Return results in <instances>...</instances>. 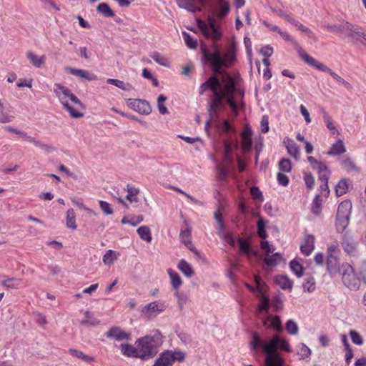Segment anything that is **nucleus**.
I'll use <instances>...</instances> for the list:
<instances>
[{
  "label": "nucleus",
  "instance_id": "69168bd1",
  "mask_svg": "<svg viewBox=\"0 0 366 366\" xmlns=\"http://www.w3.org/2000/svg\"><path fill=\"white\" fill-rule=\"evenodd\" d=\"M303 288L308 292H312L315 289V281L313 277L307 278L303 284Z\"/></svg>",
  "mask_w": 366,
  "mask_h": 366
},
{
  "label": "nucleus",
  "instance_id": "49530a36",
  "mask_svg": "<svg viewBox=\"0 0 366 366\" xmlns=\"http://www.w3.org/2000/svg\"><path fill=\"white\" fill-rule=\"evenodd\" d=\"M84 315V318L81 321L82 324L87 326H97L99 324L100 321L97 319L92 312L86 311Z\"/></svg>",
  "mask_w": 366,
  "mask_h": 366
},
{
  "label": "nucleus",
  "instance_id": "de8ad7c7",
  "mask_svg": "<svg viewBox=\"0 0 366 366\" xmlns=\"http://www.w3.org/2000/svg\"><path fill=\"white\" fill-rule=\"evenodd\" d=\"M69 353L73 356V357H75L78 359H80L84 362H92L93 361V357L88 355H86L84 354L83 352L80 351V350H75V349H70L69 350Z\"/></svg>",
  "mask_w": 366,
  "mask_h": 366
},
{
  "label": "nucleus",
  "instance_id": "4468645a",
  "mask_svg": "<svg viewBox=\"0 0 366 366\" xmlns=\"http://www.w3.org/2000/svg\"><path fill=\"white\" fill-rule=\"evenodd\" d=\"M307 161L311 167L314 170L317 171L320 180H326L330 179L331 170L325 162L318 161L312 156H309L307 157Z\"/></svg>",
  "mask_w": 366,
  "mask_h": 366
},
{
  "label": "nucleus",
  "instance_id": "72a5a7b5",
  "mask_svg": "<svg viewBox=\"0 0 366 366\" xmlns=\"http://www.w3.org/2000/svg\"><path fill=\"white\" fill-rule=\"evenodd\" d=\"M350 180L346 178L341 179L335 185V194L337 197L345 194L350 189Z\"/></svg>",
  "mask_w": 366,
  "mask_h": 366
},
{
  "label": "nucleus",
  "instance_id": "1a4fd4ad",
  "mask_svg": "<svg viewBox=\"0 0 366 366\" xmlns=\"http://www.w3.org/2000/svg\"><path fill=\"white\" fill-rule=\"evenodd\" d=\"M340 272L344 285L350 290H357L359 286V277L354 268L348 263H343Z\"/></svg>",
  "mask_w": 366,
  "mask_h": 366
},
{
  "label": "nucleus",
  "instance_id": "09e8293b",
  "mask_svg": "<svg viewBox=\"0 0 366 366\" xmlns=\"http://www.w3.org/2000/svg\"><path fill=\"white\" fill-rule=\"evenodd\" d=\"M70 114L71 117L73 118H79L83 117V113L80 111L84 109V106L82 105V108L78 107V105H76L75 107H73L69 104V102L66 106H63Z\"/></svg>",
  "mask_w": 366,
  "mask_h": 366
},
{
  "label": "nucleus",
  "instance_id": "37998d69",
  "mask_svg": "<svg viewBox=\"0 0 366 366\" xmlns=\"http://www.w3.org/2000/svg\"><path fill=\"white\" fill-rule=\"evenodd\" d=\"M322 117L325 124H326L327 128L330 131L332 134H337V129L333 122L332 118L331 116L326 112H322Z\"/></svg>",
  "mask_w": 366,
  "mask_h": 366
},
{
  "label": "nucleus",
  "instance_id": "5fc2aeb1",
  "mask_svg": "<svg viewBox=\"0 0 366 366\" xmlns=\"http://www.w3.org/2000/svg\"><path fill=\"white\" fill-rule=\"evenodd\" d=\"M19 282H20V280L15 277H6L2 281L1 284L4 287L14 289V288H17L19 287Z\"/></svg>",
  "mask_w": 366,
  "mask_h": 366
},
{
  "label": "nucleus",
  "instance_id": "c85d7f7f",
  "mask_svg": "<svg viewBox=\"0 0 366 366\" xmlns=\"http://www.w3.org/2000/svg\"><path fill=\"white\" fill-rule=\"evenodd\" d=\"M26 56L30 63L36 68H41L45 64L46 59V55L39 56L31 51H27Z\"/></svg>",
  "mask_w": 366,
  "mask_h": 366
},
{
  "label": "nucleus",
  "instance_id": "6ab92c4d",
  "mask_svg": "<svg viewBox=\"0 0 366 366\" xmlns=\"http://www.w3.org/2000/svg\"><path fill=\"white\" fill-rule=\"evenodd\" d=\"M262 324L267 328H272L275 331L280 332L283 327L279 316L269 315L262 319Z\"/></svg>",
  "mask_w": 366,
  "mask_h": 366
},
{
  "label": "nucleus",
  "instance_id": "0e129e2a",
  "mask_svg": "<svg viewBox=\"0 0 366 366\" xmlns=\"http://www.w3.org/2000/svg\"><path fill=\"white\" fill-rule=\"evenodd\" d=\"M99 207L102 212L106 215H110L113 213V209L111 204L106 201L100 200Z\"/></svg>",
  "mask_w": 366,
  "mask_h": 366
},
{
  "label": "nucleus",
  "instance_id": "f3484780",
  "mask_svg": "<svg viewBox=\"0 0 366 366\" xmlns=\"http://www.w3.org/2000/svg\"><path fill=\"white\" fill-rule=\"evenodd\" d=\"M127 105L129 108L142 114H149L152 112L149 104L144 100L128 99Z\"/></svg>",
  "mask_w": 366,
  "mask_h": 366
},
{
  "label": "nucleus",
  "instance_id": "f8f14e48",
  "mask_svg": "<svg viewBox=\"0 0 366 366\" xmlns=\"http://www.w3.org/2000/svg\"><path fill=\"white\" fill-rule=\"evenodd\" d=\"M260 247L261 249L265 252L264 262L267 266L275 267L283 261V257L280 253H273L275 249L274 246L270 244L267 241H262Z\"/></svg>",
  "mask_w": 366,
  "mask_h": 366
},
{
  "label": "nucleus",
  "instance_id": "052dcab7",
  "mask_svg": "<svg viewBox=\"0 0 366 366\" xmlns=\"http://www.w3.org/2000/svg\"><path fill=\"white\" fill-rule=\"evenodd\" d=\"M250 194L254 199L258 201L259 202H262L264 201V197L262 192L259 189L258 187L253 186L250 189Z\"/></svg>",
  "mask_w": 366,
  "mask_h": 366
},
{
  "label": "nucleus",
  "instance_id": "b1692460",
  "mask_svg": "<svg viewBox=\"0 0 366 366\" xmlns=\"http://www.w3.org/2000/svg\"><path fill=\"white\" fill-rule=\"evenodd\" d=\"M315 249V237L312 235H306L300 244L302 253L309 256Z\"/></svg>",
  "mask_w": 366,
  "mask_h": 366
},
{
  "label": "nucleus",
  "instance_id": "f704fd0d",
  "mask_svg": "<svg viewBox=\"0 0 366 366\" xmlns=\"http://www.w3.org/2000/svg\"><path fill=\"white\" fill-rule=\"evenodd\" d=\"M325 28L334 33H345L347 34L348 29L351 28V24L347 21L343 22L342 24H327L325 26Z\"/></svg>",
  "mask_w": 366,
  "mask_h": 366
},
{
  "label": "nucleus",
  "instance_id": "aec40b11",
  "mask_svg": "<svg viewBox=\"0 0 366 366\" xmlns=\"http://www.w3.org/2000/svg\"><path fill=\"white\" fill-rule=\"evenodd\" d=\"M341 167L348 173H358L361 169L352 157L350 156H345L339 159Z\"/></svg>",
  "mask_w": 366,
  "mask_h": 366
},
{
  "label": "nucleus",
  "instance_id": "6e6d98bb",
  "mask_svg": "<svg viewBox=\"0 0 366 366\" xmlns=\"http://www.w3.org/2000/svg\"><path fill=\"white\" fill-rule=\"evenodd\" d=\"M182 36L185 44L190 49H195L197 46V39H194L187 32H183Z\"/></svg>",
  "mask_w": 366,
  "mask_h": 366
},
{
  "label": "nucleus",
  "instance_id": "2eb2a0df",
  "mask_svg": "<svg viewBox=\"0 0 366 366\" xmlns=\"http://www.w3.org/2000/svg\"><path fill=\"white\" fill-rule=\"evenodd\" d=\"M179 8L190 12L201 11L202 7L208 4V0H176Z\"/></svg>",
  "mask_w": 366,
  "mask_h": 366
},
{
  "label": "nucleus",
  "instance_id": "0eeeda50",
  "mask_svg": "<svg viewBox=\"0 0 366 366\" xmlns=\"http://www.w3.org/2000/svg\"><path fill=\"white\" fill-rule=\"evenodd\" d=\"M185 357V352L181 350H165L155 360L154 366H172L173 363L176 361H184Z\"/></svg>",
  "mask_w": 366,
  "mask_h": 366
},
{
  "label": "nucleus",
  "instance_id": "412c9836",
  "mask_svg": "<svg viewBox=\"0 0 366 366\" xmlns=\"http://www.w3.org/2000/svg\"><path fill=\"white\" fill-rule=\"evenodd\" d=\"M106 336L117 341H122L129 340L131 335L118 327H114L107 332Z\"/></svg>",
  "mask_w": 366,
  "mask_h": 366
},
{
  "label": "nucleus",
  "instance_id": "bf43d9fd",
  "mask_svg": "<svg viewBox=\"0 0 366 366\" xmlns=\"http://www.w3.org/2000/svg\"><path fill=\"white\" fill-rule=\"evenodd\" d=\"M350 337L352 342L357 345H362L364 343L363 338L359 332L355 330H350Z\"/></svg>",
  "mask_w": 366,
  "mask_h": 366
},
{
  "label": "nucleus",
  "instance_id": "ddd939ff",
  "mask_svg": "<svg viewBox=\"0 0 366 366\" xmlns=\"http://www.w3.org/2000/svg\"><path fill=\"white\" fill-rule=\"evenodd\" d=\"M166 310V305L163 301L156 300L148 303L142 307V315L147 319H153Z\"/></svg>",
  "mask_w": 366,
  "mask_h": 366
},
{
  "label": "nucleus",
  "instance_id": "774afa93",
  "mask_svg": "<svg viewBox=\"0 0 366 366\" xmlns=\"http://www.w3.org/2000/svg\"><path fill=\"white\" fill-rule=\"evenodd\" d=\"M299 30L305 33L310 38L315 39L314 33L307 27L302 24L300 22L297 21L295 25Z\"/></svg>",
  "mask_w": 366,
  "mask_h": 366
},
{
  "label": "nucleus",
  "instance_id": "2f4dec72",
  "mask_svg": "<svg viewBox=\"0 0 366 366\" xmlns=\"http://www.w3.org/2000/svg\"><path fill=\"white\" fill-rule=\"evenodd\" d=\"M284 143L286 146L289 154L297 159H299L300 152V148L297 145V144L290 138H285L284 140Z\"/></svg>",
  "mask_w": 366,
  "mask_h": 366
},
{
  "label": "nucleus",
  "instance_id": "58836bf2",
  "mask_svg": "<svg viewBox=\"0 0 366 366\" xmlns=\"http://www.w3.org/2000/svg\"><path fill=\"white\" fill-rule=\"evenodd\" d=\"M181 242L191 251L194 249V247L191 241L190 230H181L179 234Z\"/></svg>",
  "mask_w": 366,
  "mask_h": 366
},
{
  "label": "nucleus",
  "instance_id": "bb28decb",
  "mask_svg": "<svg viewBox=\"0 0 366 366\" xmlns=\"http://www.w3.org/2000/svg\"><path fill=\"white\" fill-rule=\"evenodd\" d=\"M121 352L127 357L139 358V352L137 345V340L134 345L129 344L120 345Z\"/></svg>",
  "mask_w": 366,
  "mask_h": 366
},
{
  "label": "nucleus",
  "instance_id": "4d7b16f0",
  "mask_svg": "<svg viewBox=\"0 0 366 366\" xmlns=\"http://www.w3.org/2000/svg\"><path fill=\"white\" fill-rule=\"evenodd\" d=\"M286 330L290 335H295L298 333L299 327L294 320H290L286 323Z\"/></svg>",
  "mask_w": 366,
  "mask_h": 366
},
{
  "label": "nucleus",
  "instance_id": "c756f323",
  "mask_svg": "<svg viewBox=\"0 0 366 366\" xmlns=\"http://www.w3.org/2000/svg\"><path fill=\"white\" fill-rule=\"evenodd\" d=\"M167 272L169 277L170 284L173 290H179L183 283L179 274L172 268L167 269Z\"/></svg>",
  "mask_w": 366,
  "mask_h": 366
},
{
  "label": "nucleus",
  "instance_id": "393cba45",
  "mask_svg": "<svg viewBox=\"0 0 366 366\" xmlns=\"http://www.w3.org/2000/svg\"><path fill=\"white\" fill-rule=\"evenodd\" d=\"M66 70L71 74L78 76L81 79H86L87 81H93L97 79V76L92 73H90L87 70L81 69H75L72 67H67Z\"/></svg>",
  "mask_w": 366,
  "mask_h": 366
},
{
  "label": "nucleus",
  "instance_id": "4be33fe9",
  "mask_svg": "<svg viewBox=\"0 0 366 366\" xmlns=\"http://www.w3.org/2000/svg\"><path fill=\"white\" fill-rule=\"evenodd\" d=\"M352 29H348L347 35L352 37L354 40L360 41L364 46L366 47V34L360 29L355 27L351 24Z\"/></svg>",
  "mask_w": 366,
  "mask_h": 366
},
{
  "label": "nucleus",
  "instance_id": "20e7f679",
  "mask_svg": "<svg viewBox=\"0 0 366 366\" xmlns=\"http://www.w3.org/2000/svg\"><path fill=\"white\" fill-rule=\"evenodd\" d=\"M163 343V336L158 330H153L149 335L137 340L139 352V359L148 360L154 357Z\"/></svg>",
  "mask_w": 366,
  "mask_h": 366
},
{
  "label": "nucleus",
  "instance_id": "a19ab883",
  "mask_svg": "<svg viewBox=\"0 0 366 366\" xmlns=\"http://www.w3.org/2000/svg\"><path fill=\"white\" fill-rule=\"evenodd\" d=\"M142 221V215H130L124 217L122 219V223L124 224H128L130 227H137Z\"/></svg>",
  "mask_w": 366,
  "mask_h": 366
},
{
  "label": "nucleus",
  "instance_id": "f03ea898",
  "mask_svg": "<svg viewBox=\"0 0 366 366\" xmlns=\"http://www.w3.org/2000/svg\"><path fill=\"white\" fill-rule=\"evenodd\" d=\"M250 346L252 350H259L265 355L264 366H283L284 360L278 351L292 352L289 341L278 335L262 338L254 332Z\"/></svg>",
  "mask_w": 366,
  "mask_h": 366
},
{
  "label": "nucleus",
  "instance_id": "e433bc0d",
  "mask_svg": "<svg viewBox=\"0 0 366 366\" xmlns=\"http://www.w3.org/2000/svg\"><path fill=\"white\" fill-rule=\"evenodd\" d=\"M275 283L282 290H291L292 288V282L285 275H278L275 277Z\"/></svg>",
  "mask_w": 366,
  "mask_h": 366
},
{
  "label": "nucleus",
  "instance_id": "e2e57ef3",
  "mask_svg": "<svg viewBox=\"0 0 366 366\" xmlns=\"http://www.w3.org/2000/svg\"><path fill=\"white\" fill-rule=\"evenodd\" d=\"M342 245L345 251L349 254H353L356 250V243L355 242H349L347 240L344 239Z\"/></svg>",
  "mask_w": 366,
  "mask_h": 366
},
{
  "label": "nucleus",
  "instance_id": "8fccbe9b",
  "mask_svg": "<svg viewBox=\"0 0 366 366\" xmlns=\"http://www.w3.org/2000/svg\"><path fill=\"white\" fill-rule=\"evenodd\" d=\"M97 10L98 12H99L106 17H112L114 16V11L106 3L99 4L97 8Z\"/></svg>",
  "mask_w": 366,
  "mask_h": 366
},
{
  "label": "nucleus",
  "instance_id": "a18cd8bd",
  "mask_svg": "<svg viewBox=\"0 0 366 366\" xmlns=\"http://www.w3.org/2000/svg\"><path fill=\"white\" fill-rule=\"evenodd\" d=\"M297 355L300 360H307L311 355V350L304 343H300L297 346Z\"/></svg>",
  "mask_w": 366,
  "mask_h": 366
},
{
  "label": "nucleus",
  "instance_id": "6e6552de",
  "mask_svg": "<svg viewBox=\"0 0 366 366\" xmlns=\"http://www.w3.org/2000/svg\"><path fill=\"white\" fill-rule=\"evenodd\" d=\"M54 92L63 106H66L70 100L75 105H78V107L82 108L81 101L67 87L59 84H55Z\"/></svg>",
  "mask_w": 366,
  "mask_h": 366
},
{
  "label": "nucleus",
  "instance_id": "c9c22d12",
  "mask_svg": "<svg viewBox=\"0 0 366 366\" xmlns=\"http://www.w3.org/2000/svg\"><path fill=\"white\" fill-rule=\"evenodd\" d=\"M177 268L181 271L187 277H191L193 276L194 272L192 265L184 259H180Z\"/></svg>",
  "mask_w": 366,
  "mask_h": 366
},
{
  "label": "nucleus",
  "instance_id": "ea45409f",
  "mask_svg": "<svg viewBox=\"0 0 366 366\" xmlns=\"http://www.w3.org/2000/svg\"><path fill=\"white\" fill-rule=\"evenodd\" d=\"M107 81L108 84L114 85L124 91L129 92L134 89L133 86L129 82H124L116 79H107Z\"/></svg>",
  "mask_w": 366,
  "mask_h": 366
},
{
  "label": "nucleus",
  "instance_id": "473e14b6",
  "mask_svg": "<svg viewBox=\"0 0 366 366\" xmlns=\"http://www.w3.org/2000/svg\"><path fill=\"white\" fill-rule=\"evenodd\" d=\"M252 130L248 127H245L241 134L242 146L244 151H249L252 147Z\"/></svg>",
  "mask_w": 366,
  "mask_h": 366
},
{
  "label": "nucleus",
  "instance_id": "3c124183",
  "mask_svg": "<svg viewBox=\"0 0 366 366\" xmlns=\"http://www.w3.org/2000/svg\"><path fill=\"white\" fill-rule=\"evenodd\" d=\"M150 57L161 66L165 67H168L169 66V61H168V59L158 52L152 53L150 55Z\"/></svg>",
  "mask_w": 366,
  "mask_h": 366
},
{
  "label": "nucleus",
  "instance_id": "7ed1b4c3",
  "mask_svg": "<svg viewBox=\"0 0 366 366\" xmlns=\"http://www.w3.org/2000/svg\"><path fill=\"white\" fill-rule=\"evenodd\" d=\"M230 6L227 0H217L211 9V14L207 21L197 20V26L204 36L213 41H217L222 36V29L217 20L222 21L229 12Z\"/></svg>",
  "mask_w": 366,
  "mask_h": 366
},
{
  "label": "nucleus",
  "instance_id": "79ce46f5",
  "mask_svg": "<svg viewBox=\"0 0 366 366\" xmlns=\"http://www.w3.org/2000/svg\"><path fill=\"white\" fill-rule=\"evenodd\" d=\"M127 194L126 198L130 203H137L139 202V198L137 197L139 193V189L133 186L127 185Z\"/></svg>",
  "mask_w": 366,
  "mask_h": 366
},
{
  "label": "nucleus",
  "instance_id": "7c9ffc66",
  "mask_svg": "<svg viewBox=\"0 0 366 366\" xmlns=\"http://www.w3.org/2000/svg\"><path fill=\"white\" fill-rule=\"evenodd\" d=\"M120 257V252L109 249L102 257V262L107 267H111Z\"/></svg>",
  "mask_w": 366,
  "mask_h": 366
},
{
  "label": "nucleus",
  "instance_id": "dca6fc26",
  "mask_svg": "<svg viewBox=\"0 0 366 366\" xmlns=\"http://www.w3.org/2000/svg\"><path fill=\"white\" fill-rule=\"evenodd\" d=\"M179 8L190 12L201 11L202 7L208 4V0H176Z\"/></svg>",
  "mask_w": 366,
  "mask_h": 366
},
{
  "label": "nucleus",
  "instance_id": "603ef678",
  "mask_svg": "<svg viewBox=\"0 0 366 366\" xmlns=\"http://www.w3.org/2000/svg\"><path fill=\"white\" fill-rule=\"evenodd\" d=\"M290 267L292 272L298 277H300L303 274L304 268L302 264L295 259L291 261Z\"/></svg>",
  "mask_w": 366,
  "mask_h": 366
},
{
  "label": "nucleus",
  "instance_id": "423d86ee",
  "mask_svg": "<svg viewBox=\"0 0 366 366\" xmlns=\"http://www.w3.org/2000/svg\"><path fill=\"white\" fill-rule=\"evenodd\" d=\"M238 147V142L234 139L232 142L229 140L224 141V163L217 166V176L219 180L226 179L229 169L228 164L232 162V151Z\"/></svg>",
  "mask_w": 366,
  "mask_h": 366
},
{
  "label": "nucleus",
  "instance_id": "864d4df0",
  "mask_svg": "<svg viewBox=\"0 0 366 366\" xmlns=\"http://www.w3.org/2000/svg\"><path fill=\"white\" fill-rule=\"evenodd\" d=\"M66 226L71 229H76V214L73 209L66 212Z\"/></svg>",
  "mask_w": 366,
  "mask_h": 366
},
{
  "label": "nucleus",
  "instance_id": "9b49d317",
  "mask_svg": "<svg viewBox=\"0 0 366 366\" xmlns=\"http://www.w3.org/2000/svg\"><path fill=\"white\" fill-rule=\"evenodd\" d=\"M352 208V203L347 200L343 201L339 204L337 212V227L342 229H346L347 227Z\"/></svg>",
  "mask_w": 366,
  "mask_h": 366
},
{
  "label": "nucleus",
  "instance_id": "680f3d73",
  "mask_svg": "<svg viewBox=\"0 0 366 366\" xmlns=\"http://www.w3.org/2000/svg\"><path fill=\"white\" fill-rule=\"evenodd\" d=\"M279 169L282 172H290L292 169L291 162L288 159H282L279 163Z\"/></svg>",
  "mask_w": 366,
  "mask_h": 366
},
{
  "label": "nucleus",
  "instance_id": "13d9d810",
  "mask_svg": "<svg viewBox=\"0 0 366 366\" xmlns=\"http://www.w3.org/2000/svg\"><path fill=\"white\" fill-rule=\"evenodd\" d=\"M322 184L320 186V197L322 196L325 198L328 197L330 193V190L328 186L329 179L320 180Z\"/></svg>",
  "mask_w": 366,
  "mask_h": 366
},
{
  "label": "nucleus",
  "instance_id": "5701e85b",
  "mask_svg": "<svg viewBox=\"0 0 366 366\" xmlns=\"http://www.w3.org/2000/svg\"><path fill=\"white\" fill-rule=\"evenodd\" d=\"M327 267L331 276H335L340 272L341 267L336 254H327Z\"/></svg>",
  "mask_w": 366,
  "mask_h": 366
},
{
  "label": "nucleus",
  "instance_id": "c03bdc74",
  "mask_svg": "<svg viewBox=\"0 0 366 366\" xmlns=\"http://www.w3.org/2000/svg\"><path fill=\"white\" fill-rule=\"evenodd\" d=\"M322 199L320 197V194H317L311 204V212L315 215L319 216L322 212Z\"/></svg>",
  "mask_w": 366,
  "mask_h": 366
},
{
  "label": "nucleus",
  "instance_id": "4c0bfd02",
  "mask_svg": "<svg viewBox=\"0 0 366 366\" xmlns=\"http://www.w3.org/2000/svg\"><path fill=\"white\" fill-rule=\"evenodd\" d=\"M238 242L242 252L245 254L248 257H250L252 256H256V252L250 248L247 239H244L240 237L238 239Z\"/></svg>",
  "mask_w": 366,
  "mask_h": 366
},
{
  "label": "nucleus",
  "instance_id": "cd10ccee",
  "mask_svg": "<svg viewBox=\"0 0 366 366\" xmlns=\"http://www.w3.org/2000/svg\"><path fill=\"white\" fill-rule=\"evenodd\" d=\"M347 152V149L344 142L342 139L337 140L334 144H332L330 150L327 152V155L331 157L339 156L345 154Z\"/></svg>",
  "mask_w": 366,
  "mask_h": 366
},
{
  "label": "nucleus",
  "instance_id": "a211bd4d",
  "mask_svg": "<svg viewBox=\"0 0 366 366\" xmlns=\"http://www.w3.org/2000/svg\"><path fill=\"white\" fill-rule=\"evenodd\" d=\"M222 86L221 76L217 77L212 76L208 79L204 83L202 84L199 87V94H202L208 89H211L213 94Z\"/></svg>",
  "mask_w": 366,
  "mask_h": 366
},
{
  "label": "nucleus",
  "instance_id": "338daca9",
  "mask_svg": "<svg viewBox=\"0 0 366 366\" xmlns=\"http://www.w3.org/2000/svg\"><path fill=\"white\" fill-rule=\"evenodd\" d=\"M34 315L35 321L38 324V325L41 327H44L46 326V325L47 324V320H46L45 315H44L42 313H40L38 312H34Z\"/></svg>",
  "mask_w": 366,
  "mask_h": 366
},
{
  "label": "nucleus",
  "instance_id": "f257e3e1",
  "mask_svg": "<svg viewBox=\"0 0 366 366\" xmlns=\"http://www.w3.org/2000/svg\"><path fill=\"white\" fill-rule=\"evenodd\" d=\"M204 58L210 62L212 69L215 74L221 75L222 86L214 93V99L210 104V115L215 114L219 109L225 99L232 109L234 115L238 114L239 104L243 99L244 92L236 86V81L222 69L231 66L236 59V51L234 43H231L223 54L215 48L209 51L205 46H202Z\"/></svg>",
  "mask_w": 366,
  "mask_h": 366
},
{
  "label": "nucleus",
  "instance_id": "9d476101",
  "mask_svg": "<svg viewBox=\"0 0 366 366\" xmlns=\"http://www.w3.org/2000/svg\"><path fill=\"white\" fill-rule=\"evenodd\" d=\"M254 280L256 284L257 295L259 297L258 310L260 312H267L269 308V298L265 295V293L267 290V286L258 275H254Z\"/></svg>",
  "mask_w": 366,
  "mask_h": 366
},
{
  "label": "nucleus",
  "instance_id": "a878e982",
  "mask_svg": "<svg viewBox=\"0 0 366 366\" xmlns=\"http://www.w3.org/2000/svg\"><path fill=\"white\" fill-rule=\"evenodd\" d=\"M219 130L226 134L227 137L223 140H229L230 142H233L234 139H237L236 137H233L232 134H236V128L230 123V122L227 119L224 120L222 124L219 127Z\"/></svg>",
  "mask_w": 366,
  "mask_h": 366
},
{
  "label": "nucleus",
  "instance_id": "39448f33",
  "mask_svg": "<svg viewBox=\"0 0 366 366\" xmlns=\"http://www.w3.org/2000/svg\"><path fill=\"white\" fill-rule=\"evenodd\" d=\"M297 52H298L300 57L302 59H303L307 64L316 68L317 69H318L321 71L327 72L334 78V79H335L337 81L341 83L347 89H348V90L352 89V86L351 84H350L347 81L345 80L343 78H342L340 76H339L337 73L333 71L327 66L323 64L321 62H319L315 58H313L312 56L307 54V52L302 47L298 46Z\"/></svg>",
  "mask_w": 366,
  "mask_h": 366
}]
</instances>
